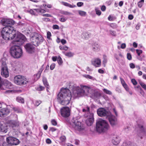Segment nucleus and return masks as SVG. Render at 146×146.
Listing matches in <instances>:
<instances>
[{
  "mask_svg": "<svg viewBox=\"0 0 146 146\" xmlns=\"http://www.w3.org/2000/svg\"><path fill=\"white\" fill-rule=\"evenodd\" d=\"M31 40L34 44V45L37 46L43 42V38L41 35L36 34L31 38Z\"/></svg>",
  "mask_w": 146,
  "mask_h": 146,
  "instance_id": "6e6552de",
  "label": "nucleus"
},
{
  "mask_svg": "<svg viewBox=\"0 0 146 146\" xmlns=\"http://www.w3.org/2000/svg\"><path fill=\"white\" fill-rule=\"evenodd\" d=\"M97 113L99 116L101 117L106 116L107 117L110 114V112L107 111L104 108H101L98 110Z\"/></svg>",
  "mask_w": 146,
  "mask_h": 146,
  "instance_id": "a211bd4d",
  "label": "nucleus"
},
{
  "mask_svg": "<svg viewBox=\"0 0 146 146\" xmlns=\"http://www.w3.org/2000/svg\"><path fill=\"white\" fill-rule=\"evenodd\" d=\"M129 66L130 68L132 69H133L135 67V64L133 63H131L129 64Z\"/></svg>",
  "mask_w": 146,
  "mask_h": 146,
  "instance_id": "052dcab7",
  "label": "nucleus"
},
{
  "mask_svg": "<svg viewBox=\"0 0 146 146\" xmlns=\"http://www.w3.org/2000/svg\"><path fill=\"white\" fill-rule=\"evenodd\" d=\"M11 64L13 70L15 71V72H17L19 70L22 66L21 63L17 61H12L11 63Z\"/></svg>",
  "mask_w": 146,
  "mask_h": 146,
  "instance_id": "f3484780",
  "label": "nucleus"
},
{
  "mask_svg": "<svg viewBox=\"0 0 146 146\" xmlns=\"http://www.w3.org/2000/svg\"><path fill=\"white\" fill-rule=\"evenodd\" d=\"M139 130L137 131V137L138 139H142L146 136V127L143 125L139 126Z\"/></svg>",
  "mask_w": 146,
  "mask_h": 146,
  "instance_id": "1a4fd4ad",
  "label": "nucleus"
},
{
  "mask_svg": "<svg viewBox=\"0 0 146 146\" xmlns=\"http://www.w3.org/2000/svg\"><path fill=\"white\" fill-rule=\"evenodd\" d=\"M52 28L54 29H60L59 26L57 25H54L52 26Z\"/></svg>",
  "mask_w": 146,
  "mask_h": 146,
  "instance_id": "5fc2aeb1",
  "label": "nucleus"
},
{
  "mask_svg": "<svg viewBox=\"0 0 146 146\" xmlns=\"http://www.w3.org/2000/svg\"><path fill=\"white\" fill-rule=\"evenodd\" d=\"M136 51L139 56L142 53V51L141 50L136 49Z\"/></svg>",
  "mask_w": 146,
  "mask_h": 146,
  "instance_id": "864d4df0",
  "label": "nucleus"
},
{
  "mask_svg": "<svg viewBox=\"0 0 146 146\" xmlns=\"http://www.w3.org/2000/svg\"><path fill=\"white\" fill-rule=\"evenodd\" d=\"M127 58L128 60H130L132 59V57L131 55L129 53H128L127 54Z\"/></svg>",
  "mask_w": 146,
  "mask_h": 146,
  "instance_id": "6e6d98bb",
  "label": "nucleus"
},
{
  "mask_svg": "<svg viewBox=\"0 0 146 146\" xmlns=\"http://www.w3.org/2000/svg\"><path fill=\"white\" fill-rule=\"evenodd\" d=\"M109 127L108 123L105 120L100 119L96 123V129L99 133L106 132Z\"/></svg>",
  "mask_w": 146,
  "mask_h": 146,
  "instance_id": "20e7f679",
  "label": "nucleus"
},
{
  "mask_svg": "<svg viewBox=\"0 0 146 146\" xmlns=\"http://www.w3.org/2000/svg\"><path fill=\"white\" fill-rule=\"evenodd\" d=\"M66 20L67 19L66 18L64 17H63L59 19V21L62 22H65Z\"/></svg>",
  "mask_w": 146,
  "mask_h": 146,
  "instance_id": "de8ad7c7",
  "label": "nucleus"
},
{
  "mask_svg": "<svg viewBox=\"0 0 146 146\" xmlns=\"http://www.w3.org/2000/svg\"><path fill=\"white\" fill-rule=\"evenodd\" d=\"M55 64L54 63L52 64L50 66V68L51 70H53L55 67Z\"/></svg>",
  "mask_w": 146,
  "mask_h": 146,
  "instance_id": "13d9d810",
  "label": "nucleus"
},
{
  "mask_svg": "<svg viewBox=\"0 0 146 146\" xmlns=\"http://www.w3.org/2000/svg\"><path fill=\"white\" fill-rule=\"evenodd\" d=\"M10 53L14 58H19L22 56L23 52L22 49L19 46L14 45L11 47Z\"/></svg>",
  "mask_w": 146,
  "mask_h": 146,
  "instance_id": "39448f33",
  "label": "nucleus"
},
{
  "mask_svg": "<svg viewBox=\"0 0 146 146\" xmlns=\"http://www.w3.org/2000/svg\"><path fill=\"white\" fill-rule=\"evenodd\" d=\"M42 5L39 6L40 8L34 9H31L30 11V13L32 15H37L38 14H42L46 12L45 10L42 9Z\"/></svg>",
  "mask_w": 146,
  "mask_h": 146,
  "instance_id": "4468645a",
  "label": "nucleus"
},
{
  "mask_svg": "<svg viewBox=\"0 0 146 146\" xmlns=\"http://www.w3.org/2000/svg\"><path fill=\"white\" fill-rule=\"evenodd\" d=\"M42 81L44 85L46 88H48L49 86L46 78L43 77L42 79Z\"/></svg>",
  "mask_w": 146,
  "mask_h": 146,
  "instance_id": "72a5a7b5",
  "label": "nucleus"
},
{
  "mask_svg": "<svg viewBox=\"0 0 146 146\" xmlns=\"http://www.w3.org/2000/svg\"><path fill=\"white\" fill-rule=\"evenodd\" d=\"M61 113L63 117H68L70 114V108L68 107H64L62 108L61 109Z\"/></svg>",
  "mask_w": 146,
  "mask_h": 146,
  "instance_id": "6ab92c4d",
  "label": "nucleus"
},
{
  "mask_svg": "<svg viewBox=\"0 0 146 146\" xmlns=\"http://www.w3.org/2000/svg\"><path fill=\"white\" fill-rule=\"evenodd\" d=\"M41 102L40 100H37L36 101L35 104V106H38L41 103Z\"/></svg>",
  "mask_w": 146,
  "mask_h": 146,
  "instance_id": "3c124183",
  "label": "nucleus"
},
{
  "mask_svg": "<svg viewBox=\"0 0 146 146\" xmlns=\"http://www.w3.org/2000/svg\"><path fill=\"white\" fill-rule=\"evenodd\" d=\"M16 33V30L13 27H5L1 31L2 36L6 40L13 39L17 35Z\"/></svg>",
  "mask_w": 146,
  "mask_h": 146,
  "instance_id": "7ed1b4c3",
  "label": "nucleus"
},
{
  "mask_svg": "<svg viewBox=\"0 0 146 146\" xmlns=\"http://www.w3.org/2000/svg\"><path fill=\"white\" fill-rule=\"evenodd\" d=\"M106 118L108 119L109 121L111 126H114L117 124V118L114 116L112 115L111 113Z\"/></svg>",
  "mask_w": 146,
  "mask_h": 146,
  "instance_id": "dca6fc26",
  "label": "nucleus"
},
{
  "mask_svg": "<svg viewBox=\"0 0 146 146\" xmlns=\"http://www.w3.org/2000/svg\"><path fill=\"white\" fill-rule=\"evenodd\" d=\"M7 84L6 85L7 88H11L12 87L11 83H9V82L8 81L7 82Z\"/></svg>",
  "mask_w": 146,
  "mask_h": 146,
  "instance_id": "603ef678",
  "label": "nucleus"
},
{
  "mask_svg": "<svg viewBox=\"0 0 146 146\" xmlns=\"http://www.w3.org/2000/svg\"><path fill=\"white\" fill-rule=\"evenodd\" d=\"M131 82L134 85H136L137 84V82L134 79H131Z\"/></svg>",
  "mask_w": 146,
  "mask_h": 146,
  "instance_id": "8fccbe9b",
  "label": "nucleus"
},
{
  "mask_svg": "<svg viewBox=\"0 0 146 146\" xmlns=\"http://www.w3.org/2000/svg\"><path fill=\"white\" fill-rule=\"evenodd\" d=\"M65 55L66 56L71 57L73 56V54L71 52H69L65 53Z\"/></svg>",
  "mask_w": 146,
  "mask_h": 146,
  "instance_id": "c03bdc74",
  "label": "nucleus"
},
{
  "mask_svg": "<svg viewBox=\"0 0 146 146\" xmlns=\"http://www.w3.org/2000/svg\"><path fill=\"white\" fill-rule=\"evenodd\" d=\"M10 112L9 110L5 108L0 109V117H4L7 115Z\"/></svg>",
  "mask_w": 146,
  "mask_h": 146,
  "instance_id": "5701e85b",
  "label": "nucleus"
},
{
  "mask_svg": "<svg viewBox=\"0 0 146 146\" xmlns=\"http://www.w3.org/2000/svg\"><path fill=\"white\" fill-rule=\"evenodd\" d=\"M95 11H96V14H97V15L99 16L101 15V12L98 8H96L95 9Z\"/></svg>",
  "mask_w": 146,
  "mask_h": 146,
  "instance_id": "a18cd8bd",
  "label": "nucleus"
},
{
  "mask_svg": "<svg viewBox=\"0 0 146 146\" xmlns=\"http://www.w3.org/2000/svg\"><path fill=\"white\" fill-rule=\"evenodd\" d=\"M92 64L96 67H100L101 65V60L98 58L92 59L91 61Z\"/></svg>",
  "mask_w": 146,
  "mask_h": 146,
  "instance_id": "412c9836",
  "label": "nucleus"
},
{
  "mask_svg": "<svg viewBox=\"0 0 146 146\" xmlns=\"http://www.w3.org/2000/svg\"><path fill=\"white\" fill-rule=\"evenodd\" d=\"M144 2V0H141L138 3V5L139 7H141L143 5Z\"/></svg>",
  "mask_w": 146,
  "mask_h": 146,
  "instance_id": "79ce46f5",
  "label": "nucleus"
},
{
  "mask_svg": "<svg viewBox=\"0 0 146 146\" xmlns=\"http://www.w3.org/2000/svg\"><path fill=\"white\" fill-rule=\"evenodd\" d=\"M80 143L79 141L77 139H75L74 140V144L76 145H78Z\"/></svg>",
  "mask_w": 146,
  "mask_h": 146,
  "instance_id": "0e129e2a",
  "label": "nucleus"
},
{
  "mask_svg": "<svg viewBox=\"0 0 146 146\" xmlns=\"http://www.w3.org/2000/svg\"><path fill=\"white\" fill-rule=\"evenodd\" d=\"M51 35V33L49 31L47 32V37L48 39H50Z\"/></svg>",
  "mask_w": 146,
  "mask_h": 146,
  "instance_id": "4d7b16f0",
  "label": "nucleus"
},
{
  "mask_svg": "<svg viewBox=\"0 0 146 146\" xmlns=\"http://www.w3.org/2000/svg\"><path fill=\"white\" fill-rule=\"evenodd\" d=\"M139 83L142 87L146 90V85L140 80H139Z\"/></svg>",
  "mask_w": 146,
  "mask_h": 146,
  "instance_id": "4c0bfd02",
  "label": "nucleus"
},
{
  "mask_svg": "<svg viewBox=\"0 0 146 146\" xmlns=\"http://www.w3.org/2000/svg\"><path fill=\"white\" fill-rule=\"evenodd\" d=\"M103 91L106 94L111 95L112 94V92L110 90H108L106 89H104L103 90Z\"/></svg>",
  "mask_w": 146,
  "mask_h": 146,
  "instance_id": "37998d69",
  "label": "nucleus"
},
{
  "mask_svg": "<svg viewBox=\"0 0 146 146\" xmlns=\"http://www.w3.org/2000/svg\"><path fill=\"white\" fill-rule=\"evenodd\" d=\"M72 95L70 90L67 88H62L57 96V99L62 105L68 104L71 99Z\"/></svg>",
  "mask_w": 146,
  "mask_h": 146,
  "instance_id": "f03ea898",
  "label": "nucleus"
},
{
  "mask_svg": "<svg viewBox=\"0 0 146 146\" xmlns=\"http://www.w3.org/2000/svg\"><path fill=\"white\" fill-rule=\"evenodd\" d=\"M78 12L79 15L82 16H85L86 14V12L81 10H78Z\"/></svg>",
  "mask_w": 146,
  "mask_h": 146,
  "instance_id": "e433bc0d",
  "label": "nucleus"
},
{
  "mask_svg": "<svg viewBox=\"0 0 146 146\" xmlns=\"http://www.w3.org/2000/svg\"><path fill=\"white\" fill-rule=\"evenodd\" d=\"M107 56L104 55L103 56V60L102 61V65L104 67L106 66V64L107 62Z\"/></svg>",
  "mask_w": 146,
  "mask_h": 146,
  "instance_id": "2f4dec72",
  "label": "nucleus"
},
{
  "mask_svg": "<svg viewBox=\"0 0 146 146\" xmlns=\"http://www.w3.org/2000/svg\"><path fill=\"white\" fill-rule=\"evenodd\" d=\"M43 70V67L42 66L40 68L38 71L37 74H36L34 75V80L36 81L37 80L40 78L41 74Z\"/></svg>",
  "mask_w": 146,
  "mask_h": 146,
  "instance_id": "393cba45",
  "label": "nucleus"
},
{
  "mask_svg": "<svg viewBox=\"0 0 146 146\" xmlns=\"http://www.w3.org/2000/svg\"><path fill=\"white\" fill-rule=\"evenodd\" d=\"M51 123L54 126L56 125L57 124L56 121L54 119H53L52 120Z\"/></svg>",
  "mask_w": 146,
  "mask_h": 146,
  "instance_id": "bf43d9fd",
  "label": "nucleus"
},
{
  "mask_svg": "<svg viewBox=\"0 0 146 146\" xmlns=\"http://www.w3.org/2000/svg\"><path fill=\"white\" fill-rule=\"evenodd\" d=\"M86 79H90L93 80H95V78L93 77L88 74H84L82 75Z\"/></svg>",
  "mask_w": 146,
  "mask_h": 146,
  "instance_id": "f704fd0d",
  "label": "nucleus"
},
{
  "mask_svg": "<svg viewBox=\"0 0 146 146\" xmlns=\"http://www.w3.org/2000/svg\"><path fill=\"white\" fill-rule=\"evenodd\" d=\"M60 140L62 142H64L66 139V137L64 136H62L60 138Z\"/></svg>",
  "mask_w": 146,
  "mask_h": 146,
  "instance_id": "49530a36",
  "label": "nucleus"
},
{
  "mask_svg": "<svg viewBox=\"0 0 146 146\" xmlns=\"http://www.w3.org/2000/svg\"><path fill=\"white\" fill-rule=\"evenodd\" d=\"M5 123H6L8 125L13 127L18 125L19 123L17 121L14 120H9L6 121Z\"/></svg>",
  "mask_w": 146,
  "mask_h": 146,
  "instance_id": "4be33fe9",
  "label": "nucleus"
},
{
  "mask_svg": "<svg viewBox=\"0 0 146 146\" xmlns=\"http://www.w3.org/2000/svg\"><path fill=\"white\" fill-rule=\"evenodd\" d=\"M16 100L17 101L22 104H24L25 103V100L24 98L21 97H18L16 98Z\"/></svg>",
  "mask_w": 146,
  "mask_h": 146,
  "instance_id": "473e14b6",
  "label": "nucleus"
},
{
  "mask_svg": "<svg viewBox=\"0 0 146 146\" xmlns=\"http://www.w3.org/2000/svg\"><path fill=\"white\" fill-rule=\"evenodd\" d=\"M101 96V94L97 91L94 92L91 94L90 96L93 98H99Z\"/></svg>",
  "mask_w": 146,
  "mask_h": 146,
  "instance_id": "a878e982",
  "label": "nucleus"
},
{
  "mask_svg": "<svg viewBox=\"0 0 146 146\" xmlns=\"http://www.w3.org/2000/svg\"><path fill=\"white\" fill-rule=\"evenodd\" d=\"M82 111L87 113L88 115H90V114L91 113L90 112V107L87 106H86L83 108Z\"/></svg>",
  "mask_w": 146,
  "mask_h": 146,
  "instance_id": "cd10ccee",
  "label": "nucleus"
},
{
  "mask_svg": "<svg viewBox=\"0 0 146 146\" xmlns=\"http://www.w3.org/2000/svg\"><path fill=\"white\" fill-rule=\"evenodd\" d=\"M84 115L85 117H86L87 118L86 121V124L89 126L91 125L94 121L93 113H91L89 115L85 114Z\"/></svg>",
  "mask_w": 146,
  "mask_h": 146,
  "instance_id": "aec40b11",
  "label": "nucleus"
},
{
  "mask_svg": "<svg viewBox=\"0 0 146 146\" xmlns=\"http://www.w3.org/2000/svg\"><path fill=\"white\" fill-rule=\"evenodd\" d=\"M26 40L25 36L21 34L17 35L16 38L14 40L15 43L19 45H22Z\"/></svg>",
  "mask_w": 146,
  "mask_h": 146,
  "instance_id": "9d476101",
  "label": "nucleus"
},
{
  "mask_svg": "<svg viewBox=\"0 0 146 146\" xmlns=\"http://www.w3.org/2000/svg\"><path fill=\"white\" fill-rule=\"evenodd\" d=\"M71 123L76 130L81 131L84 129V126L83 123L74 118L72 120Z\"/></svg>",
  "mask_w": 146,
  "mask_h": 146,
  "instance_id": "423d86ee",
  "label": "nucleus"
},
{
  "mask_svg": "<svg viewBox=\"0 0 146 146\" xmlns=\"http://www.w3.org/2000/svg\"><path fill=\"white\" fill-rule=\"evenodd\" d=\"M6 140L7 143L11 145H17L19 143V141L18 139L12 137L7 138Z\"/></svg>",
  "mask_w": 146,
  "mask_h": 146,
  "instance_id": "2eb2a0df",
  "label": "nucleus"
},
{
  "mask_svg": "<svg viewBox=\"0 0 146 146\" xmlns=\"http://www.w3.org/2000/svg\"><path fill=\"white\" fill-rule=\"evenodd\" d=\"M123 146H136L128 141H125L123 143Z\"/></svg>",
  "mask_w": 146,
  "mask_h": 146,
  "instance_id": "c85d7f7f",
  "label": "nucleus"
},
{
  "mask_svg": "<svg viewBox=\"0 0 146 146\" xmlns=\"http://www.w3.org/2000/svg\"><path fill=\"white\" fill-rule=\"evenodd\" d=\"M13 110L15 111L17 113H21V110L18 107L13 108Z\"/></svg>",
  "mask_w": 146,
  "mask_h": 146,
  "instance_id": "ea45409f",
  "label": "nucleus"
},
{
  "mask_svg": "<svg viewBox=\"0 0 146 146\" xmlns=\"http://www.w3.org/2000/svg\"><path fill=\"white\" fill-rule=\"evenodd\" d=\"M100 48V46L98 44L95 43L92 46V50L94 51H98Z\"/></svg>",
  "mask_w": 146,
  "mask_h": 146,
  "instance_id": "7c9ffc66",
  "label": "nucleus"
},
{
  "mask_svg": "<svg viewBox=\"0 0 146 146\" xmlns=\"http://www.w3.org/2000/svg\"><path fill=\"white\" fill-rule=\"evenodd\" d=\"M73 94L75 97L84 95H90L94 90L89 86L81 85L80 88L74 85L72 87Z\"/></svg>",
  "mask_w": 146,
  "mask_h": 146,
  "instance_id": "f257e3e1",
  "label": "nucleus"
},
{
  "mask_svg": "<svg viewBox=\"0 0 146 146\" xmlns=\"http://www.w3.org/2000/svg\"><path fill=\"white\" fill-rule=\"evenodd\" d=\"M5 123L6 124V123ZM8 129L7 125H6V124L4 125H2L0 123V132L5 133L7 131Z\"/></svg>",
  "mask_w": 146,
  "mask_h": 146,
  "instance_id": "b1692460",
  "label": "nucleus"
},
{
  "mask_svg": "<svg viewBox=\"0 0 146 146\" xmlns=\"http://www.w3.org/2000/svg\"><path fill=\"white\" fill-rule=\"evenodd\" d=\"M77 6L78 7H81L83 5V3L82 2H79L77 3Z\"/></svg>",
  "mask_w": 146,
  "mask_h": 146,
  "instance_id": "680f3d73",
  "label": "nucleus"
},
{
  "mask_svg": "<svg viewBox=\"0 0 146 146\" xmlns=\"http://www.w3.org/2000/svg\"><path fill=\"white\" fill-rule=\"evenodd\" d=\"M90 34L88 33L87 32H85L84 33L83 35V36L86 39H88V38L90 36Z\"/></svg>",
  "mask_w": 146,
  "mask_h": 146,
  "instance_id": "a19ab883",
  "label": "nucleus"
},
{
  "mask_svg": "<svg viewBox=\"0 0 146 146\" xmlns=\"http://www.w3.org/2000/svg\"><path fill=\"white\" fill-rule=\"evenodd\" d=\"M120 139L118 136L114 137L112 140V143L115 145H117L120 142Z\"/></svg>",
  "mask_w": 146,
  "mask_h": 146,
  "instance_id": "bb28decb",
  "label": "nucleus"
},
{
  "mask_svg": "<svg viewBox=\"0 0 146 146\" xmlns=\"http://www.w3.org/2000/svg\"><path fill=\"white\" fill-rule=\"evenodd\" d=\"M14 82L18 85L26 84L28 82L27 79L24 76L20 75L17 76L15 77L14 79Z\"/></svg>",
  "mask_w": 146,
  "mask_h": 146,
  "instance_id": "0eeeda50",
  "label": "nucleus"
},
{
  "mask_svg": "<svg viewBox=\"0 0 146 146\" xmlns=\"http://www.w3.org/2000/svg\"><path fill=\"white\" fill-rule=\"evenodd\" d=\"M61 3L63 5L66 6L68 7H69L71 8H74V7H76V6L75 5H71V4H69L68 3H66V2H65L64 1H62L61 2Z\"/></svg>",
  "mask_w": 146,
  "mask_h": 146,
  "instance_id": "c756f323",
  "label": "nucleus"
},
{
  "mask_svg": "<svg viewBox=\"0 0 146 146\" xmlns=\"http://www.w3.org/2000/svg\"><path fill=\"white\" fill-rule=\"evenodd\" d=\"M60 13L62 14L65 15H72L71 13L67 11H60Z\"/></svg>",
  "mask_w": 146,
  "mask_h": 146,
  "instance_id": "c9c22d12",
  "label": "nucleus"
},
{
  "mask_svg": "<svg viewBox=\"0 0 146 146\" xmlns=\"http://www.w3.org/2000/svg\"><path fill=\"white\" fill-rule=\"evenodd\" d=\"M123 86L127 91H129V89L127 86V85L126 84H125V85H123Z\"/></svg>",
  "mask_w": 146,
  "mask_h": 146,
  "instance_id": "e2e57ef3",
  "label": "nucleus"
},
{
  "mask_svg": "<svg viewBox=\"0 0 146 146\" xmlns=\"http://www.w3.org/2000/svg\"><path fill=\"white\" fill-rule=\"evenodd\" d=\"M101 9L102 11H104L106 9V7L105 6L103 5L101 7Z\"/></svg>",
  "mask_w": 146,
  "mask_h": 146,
  "instance_id": "338daca9",
  "label": "nucleus"
},
{
  "mask_svg": "<svg viewBox=\"0 0 146 146\" xmlns=\"http://www.w3.org/2000/svg\"><path fill=\"white\" fill-rule=\"evenodd\" d=\"M59 48H60V50H67L68 48V47L66 46H59Z\"/></svg>",
  "mask_w": 146,
  "mask_h": 146,
  "instance_id": "09e8293b",
  "label": "nucleus"
},
{
  "mask_svg": "<svg viewBox=\"0 0 146 146\" xmlns=\"http://www.w3.org/2000/svg\"><path fill=\"white\" fill-rule=\"evenodd\" d=\"M58 58L56 56H53L52 57V60L53 61L55 62L57 60Z\"/></svg>",
  "mask_w": 146,
  "mask_h": 146,
  "instance_id": "774afa93",
  "label": "nucleus"
},
{
  "mask_svg": "<svg viewBox=\"0 0 146 146\" xmlns=\"http://www.w3.org/2000/svg\"><path fill=\"white\" fill-rule=\"evenodd\" d=\"M34 45L31 43L26 44L24 46V47L26 52L29 54H33L35 52V47Z\"/></svg>",
  "mask_w": 146,
  "mask_h": 146,
  "instance_id": "ddd939ff",
  "label": "nucleus"
},
{
  "mask_svg": "<svg viewBox=\"0 0 146 146\" xmlns=\"http://www.w3.org/2000/svg\"><path fill=\"white\" fill-rule=\"evenodd\" d=\"M44 89V88L43 87L41 86H40L38 88V90L39 91H42Z\"/></svg>",
  "mask_w": 146,
  "mask_h": 146,
  "instance_id": "69168bd1",
  "label": "nucleus"
},
{
  "mask_svg": "<svg viewBox=\"0 0 146 146\" xmlns=\"http://www.w3.org/2000/svg\"><path fill=\"white\" fill-rule=\"evenodd\" d=\"M1 21L2 25L6 27H11L15 23V21L9 18H3Z\"/></svg>",
  "mask_w": 146,
  "mask_h": 146,
  "instance_id": "f8f14e48",
  "label": "nucleus"
},
{
  "mask_svg": "<svg viewBox=\"0 0 146 146\" xmlns=\"http://www.w3.org/2000/svg\"><path fill=\"white\" fill-rule=\"evenodd\" d=\"M1 74L5 78H7L9 76V72L6 64L5 62L2 63L1 69Z\"/></svg>",
  "mask_w": 146,
  "mask_h": 146,
  "instance_id": "9b49d317",
  "label": "nucleus"
},
{
  "mask_svg": "<svg viewBox=\"0 0 146 146\" xmlns=\"http://www.w3.org/2000/svg\"><path fill=\"white\" fill-rule=\"evenodd\" d=\"M57 62L60 65H61L63 63L62 60L60 56L58 57Z\"/></svg>",
  "mask_w": 146,
  "mask_h": 146,
  "instance_id": "58836bf2",
  "label": "nucleus"
}]
</instances>
